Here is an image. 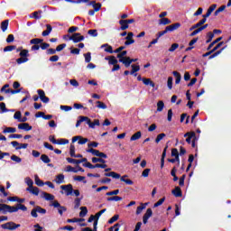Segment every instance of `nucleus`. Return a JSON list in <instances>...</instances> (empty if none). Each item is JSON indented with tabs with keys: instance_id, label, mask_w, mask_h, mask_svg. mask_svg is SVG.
<instances>
[{
	"instance_id": "62",
	"label": "nucleus",
	"mask_w": 231,
	"mask_h": 231,
	"mask_svg": "<svg viewBox=\"0 0 231 231\" xmlns=\"http://www.w3.org/2000/svg\"><path fill=\"white\" fill-rule=\"evenodd\" d=\"M14 41H15L14 34H9L6 38V42L10 44V42H14Z\"/></svg>"
},
{
	"instance_id": "60",
	"label": "nucleus",
	"mask_w": 231,
	"mask_h": 231,
	"mask_svg": "<svg viewBox=\"0 0 231 231\" xmlns=\"http://www.w3.org/2000/svg\"><path fill=\"white\" fill-rule=\"evenodd\" d=\"M69 154H70L71 158H75V156H76V154H75V145H73V144H70Z\"/></svg>"
},
{
	"instance_id": "2",
	"label": "nucleus",
	"mask_w": 231,
	"mask_h": 231,
	"mask_svg": "<svg viewBox=\"0 0 231 231\" xmlns=\"http://www.w3.org/2000/svg\"><path fill=\"white\" fill-rule=\"evenodd\" d=\"M181 27V23H175L171 25H168L165 27L164 31H161L157 33V40L160 39V37H163L166 33H169V32H175V30H178V28Z\"/></svg>"
},
{
	"instance_id": "27",
	"label": "nucleus",
	"mask_w": 231,
	"mask_h": 231,
	"mask_svg": "<svg viewBox=\"0 0 231 231\" xmlns=\"http://www.w3.org/2000/svg\"><path fill=\"white\" fill-rule=\"evenodd\" d=\"M26 190L34 196H39V188L37 187L32 186V188H27Z\"/></svg>"
},
{
	"instance_id": "31",
	"label": "nucleus",
	"mask_w": 231,
	"mask_h": 231,
	"mask_svg": "<svg viewBox=\"0 0 231 231\" xmlns=\"http://www.w3.org/2000/svg\"><path fill=\"white\" fill-rule=\"evenodd\" d=\"M79 119L76 123V127H80V124H82V122H87L88 120V116H79Z\"/></svg>"
},
{
	"instance_id": "8",
	"label": "nucleus",
	"mask_w": 231,
	"mask_h": 231,
	"mask_svg": "<svg viewBox=\"0 0 231 231\" xmlns=\"http://www.w3.org/2000/svg\"><path fill=\"white\" fill-rule=\"evenodd\" d=\"M52 207H54V208H58L60 216H62V214H64V212L68 210V208L60 206V203H59V201H54L52 203Z\"/></svg>"
},
{
	"instance_id": "7",
	"label": "nucleus",
	"mask_w": 231,
	"mask_h": 231,
	"mask_svg": "<svg viewBox=\"0 0 231 231\" xmlns=\"http://www.w3.org/2000/svg\"><path fill=\"white\" fill-rule=\"evenodd\" d=\"M61 190L65 191L66 196H73V185L67 184L60 186Z\"/></svg>"
},
{
	"instance_id": "33",
	"label": "nucleus",
	"mask_w": 231,
	"mask_h": 231,
	"mask_svg": "<svg viewBox=\"0 0 231 231\" xmlns=\"http://www.w3.org/2000/svg\"><path fill=\"white\" fill-rule=\"evenodd\" d=\"M79 212V217H86L88 216V208L87 207H81Z\"/></svg>"
},
{
	"instance_id": "55",
	"label": "nucleus",
	"mask_w": 231,
	"mask_h": 231,
	"mask_svg": "<svg viewBox=\"0 0 231 231\" xmlns=\"http://www.w3.org/2000/svg\"><path fill=\"white\" fill-rule=\"evenodd\" d=\"M120 226H122V223H116L115 226L109 228V231H118L120 230Z\"/></svg>"
},
{
	"instance_id": "64",
	"label": "nucleus",
	"mask_w": 231,
	"mask_h": 231,
	"mask_svg": "<svg viewBox=\"0 0 231 231\" xmlns=\"http://www.w3.org/2000/svg\"><path fill=\"white\" fill-rule=\"evenodd\" d=\"M35 208L39 214H46V209L42 208L41 206H36Z\"/></svg>"
},
{
	"instance_id": "20",
	"label": "nucleus",
	"mask_w": 231,
	"mask_h": 231,
	"mask_svg": "<svg viewBox=\"0 0 231 231\" xmlns=\"http://www.w3.org/2000/svg\"><path fill=\"white\" fill-rule=\"evenodd\" d=\"M143 83L144 86H151V88H154L156 86V84L151 80V79L143 78Z\"/></svg>"
},
{
	"instance_id": "14",
	"label": "nucleus",
	"mask_w": 231,
	"mask_h": 231,
	"mask_svg": "<svg viewBox=\"0 0 231 231\" xmlns=\"http://www.w3.org/2000/svg\"><path fill=\"white\" fill-rule=\"evenodd\" d=\"M207 23V19L203 18L202 20H200L199 23H197L196 24L192 25L189 28V32H192L193 30H196L198 28H201L202 24Z\"/></svg>"
},
{
	"instance_id": "48",
	"label": "nucleus",
	"mask_w": 231,
	"mask_h": 231,
	"mask_svg": "<svg viewBox=\"0 0 231 231\" xmlns=\"http://www.w3.org/2000/svg\"><path fill=\"white\" fill-rule=\"evenodd\" d=\"M180 48V44L178 43H173L171 44V48L168 50V51H170L171 53H172L173 51H176V50H178Z\"/></svg>"
},
{
	"instance_id": "9",
	"label": "nucleus",
	"mask_w": 231,
	"mask_h": 231,
	"mask_svg": "<svg viewBox=\"0 0 231 231\" xmlns=\"http://www.w3.org/2000/svg\"><path fill=\"white\" fill-rule=\"evenodd\" d=\"M11 145H13L16 151H21V149H28V143H20L17 141L11 142Z\"/></svg>"
},
{
	"instance_id": "6",
	"label": "nucleus",
	"mask_w": 231,
	"mask_h": 231,
	"mask_svg": "<svg viewBox=\"0 0 231 231\" xmlns=\"http://www.w3.org/2000/svg\"><path fill=\"white\" fill-rule=\"evenodd\" d=\"M69 41H72L77 44L78 42H82V41H84V36H82L80 32H76L69 37Z\"/></svg>"
},
{
	"instance_id": "52",
	"label": "nucleus",
	"mask_w": 231,
	"mask_h": 231,
	"mask_svg": "<svg viewBox=\"0 0 231 231\" xmlns=\"http://www.w3.org/2000/svg\"><path fill=\"white\" fill-rule=\"evenodd\" d=\"M166 134H160L157 135L156 139H155V143H160V142H162V140H163V138H165Z\"/></svg>"
},
{
	"instance_id": "17",
	"label": "nucleus",
	"mask_w": 231,
	"mask_h": 231,
	"mask_svg": "<svg viewBox=\"0 0 231 231\" xmlns=\"http://www.w3.org/2000/svg\"><path fill=\"white\" fill-rule=\"evenodd\" d=\"M221 41H223V37H218L215 41H213L211 43H209V45L207 48L208 51H210V50L214 48L215 44H217V42H221Z\"/></svg>"
},
{
	"instance_id": "46",
	"label": "nucleus",
	"mask_w": 231,
	"mask_h": 231,
	"mask_svg": "<svg viewBox=\"0 0 231 231\" xmlns=\"http://www.w3.org/2000/svg\"><path fill=\"white\" fill-rule=\"evenodd\" d=\"M11 160L13 162H15V163H21V162H23V159H21V157H19V156H17L15 154L11 156Z\"/></svg>"
},
{
	"instance_id": "38",
	"label": "nucleus",
	"mask_w": 231,
	"mask_h": 231,
	"mask_svg": "<svg viewBox=\"0 0 231 231\" xmlns=\"http://www.w3.org/2000/svg\"><path fill=\"white\" fill-rule=\"evenodd\" d=\"M41 160L43 162V163H50L51 162V159H50V157L46 154H42Z\"/></svg>"
},
{
	"instance_id": "32",
	"label": "nucleus",
	"mask_w": 231,
	"mask_h": 231,
	"mask_svg": "<svg viewBox=\"0 0 231 231\" xmlns=\"http://www.w3.org/2000/svg\"><path fill=\"white\" fill-rule=\"evenodd\" d=\"M42 42H44V40L39 39V38H34L30 41V44H33V45H39Z\"/></svg>"
},
{
	"instance_id": "4",
	"label": "nucleus",
	"mask_w": 231,
	"mask_h": 231,
	"mask_svg": "<svg viewBox=\"0 0 231 231\" xmlns=\"http://www.w3.org/2000/svg\"><path fill=\"white\" fill-rule=\"evenodd\" d=\"M1 226L4 230H17V228L21 227V224H15V222H7L3 224Z\"/></svg>"
},
{
	"instance_id": "19",
	"label": "nucleus",
	"mask_w": 231,
	"mask_h": 231,
	"mask_svg": "<svg viewBox=\"0 0 231 231\" xmlns=\"http://www.w3.org/2000/svg\"><path fill=\"white\" fill-rule=\"evenodd\" d=\"M147 205H149V203H141V206L137 207L136 208V215L140 216V214H142V211L145 210Z\"/></svg>"
},
{
	"instance_id": "12",
	"label": "nucleus",
	"mask_w": 231,
	"mask_h": 231,
	"mask_svg": "<svg viewBox=\"0 0 231 231\" xmlns=\"http://www.w3.org/2000/svg\"><path fill=\"white\" fill-rule=\"evenodd\" d=\"M105 60H108V64L110 66H115L116 64H118L119 60H116L115 56H107L105 58Z\"/></svg>"
},
{
	"instance_id": "18",
	"label": "nucleus",
	"mask_w": 231,
	"mask_h": 231,
	"mask_svg": "<svg viewBox=\"0 0 231 231\" xmlns=\"http://www.w3.org/2000/svg\"><path fill=\"white\" fill-rule=\"evenodd\" d=\"M119 24L121 26L120 30H122L123 32L129 28V23H127L126 20H120Z\"/></svg>"
},
{
	"instance_id": "30",
	"label": "nucleus",
	"mask_w": 231,
	"mask_h": 231,
	"mask_svg": "<svg viewBox=\"0 0 231 231\" xmlns=\"http://www.w3.org/2000/svg\"><path fill=\"white\" fill-rule=\"evenodd\" d=\"M10 21L9 20H5L1 23V30L2 32H6L8 30V24Z\"/></svg>"
},
{
	"instance_id": "61",
	"label": "nucleus",
	"mask_w": 231,
	"mask_h": 231,
	"mask_svg": "<svg viewBox=\"0 0 231 231\" xmlns=\"http://www.w3.org/2000/svg\"><path fill=\"white\" fill-rule=\"evenodd\" d=\"M87 124L88 127H90V129H95V126L97 125H95V122H91V119L89 117H88L87 119Z\"/></svg>"
},
{
	"instance_id": "49",
	"label": "nucleus",
	"mask_w": 231,
	"mask_h": 231,
	"mask_svg": "<svg viewBox=\"0 0 231 231\" xmlns=\"http://www.w3.org/2000/svg\"><path fill=\"white\" fill-rule=\"evenodd\" d=\"M80 201H82V197L75 199V200H74V208H79L80 207Z\"/></svg>"
},
{
	"instance_id": "51",
	"label": "nucleus",
	"mask_w": 231,
	"mask_h": 231,
	"mask_svg": "<svg viewBox=\"0 0 231 231\" xmlns=\"http://www.w3.org/2000/svg\"><path fill=\"white\" fill-rule=\"evenodd\" d=\"M88 33L92 37H98V31H97L96 29L88 30Z\"/></svg>"
},
{
	"instance_id": "3",
	"label": "nucleus",
	"mask_w": 231,
	"mask_h": 231,
	"mask_svg": "<svg viewBox=\"0 0 231 231\" xmlns=\"http://www.w3.org/2000/svg\"><path fill=\"white\" fill-rule=\"evenodd\" d=\"M0 212L3 214H14V212H19L17 208V205L14 206H10L8 204H0Z\"/></svg>"
},
{
	"instance_id": "1",
	"label": "nucleus",
	"mask_w": 231,
	"mask_h": 231,
	"mask_svg": "<svg viewBox=\"0 0 231 231\" xmlns=\"http://www.w3.org/2000/svg\"><path fill=\"white\" fill-rule=\"evenodd\" d=\"M16 53H19L20 57L16 59L17 64H24V62H28V60H30L28 59L30 57V51L28 50L23 49V47H19L18 49H16Z\"/></svg>"
},
{
	"instance_id": "37",
	"label": "nucleus",
	"mask_w": 231,
	"mask_h": 231,
	"mask_svg": "<svg viewBox=\"0 0 231 231\" xmlns=\"http://www.w3.org/2000/svg\"><path fill=\"white\" fill-rule=\"evenodd\" d=\"M68 143H69V140L68 139H58L56 145H66Z\"/></svg>"
},
{
	"instance_id": "10",
	"label": "nucleus",
	"mask_w": 231,
	"mask_h": 231,
	"mask_svg": "<svg viewBox=\"0 0 231 231\" xmlns=\"http://www.w3.org/2000/svg\"><path fill=\"white\" fill-rule=\"evenodd\" d=\"M133 37H134V32H130L127 33V36L125 38V46H131V44H134V39H133Z\"/></svg>"
},
{
	"instance_id": "56",
	"label": "nucleus",
	"mask_w": 231,
	"mask_h": 231,
	"mask_svg": "<svg viewBox=\"0 0 231 231\" xmlns=\"http://www.w3.org/2000/svg\"><path fill=\"white\" fill-rule=\"evenodd\" d=\"M120 194V189L112 190L106 193V196H118Z\"/></svg>"
},
{
	"instance_id": "13",
	"label": "nucleus",
	"mask_w": 231,
	"mask_h": 231,
	"mask_svg": "<svg viewBox=\"0 0 231 231\" xmlns=\"http://www.w3.org/2000/svg\"><path fill=\"white\" fill-rule=\"evenodd\" d=\"M167 149H169V146H165L163 149L162 158H161V169H163L165 167V157L167 156Z\"/></svg>"
},
{
	"instance_id": "50",
	"label": "nucleus",
	"mask_w": 231,
	"mask_h": 231,
	"mask_svg": "<svg viewBox=\"0 0 231 231\" xmlns=\"http://www.w3.org/2000/svg\"><path fill=\"white\" fill-rule=\"evenodd\" d=\"M87 152H90L91 154H93V156H97L98 157V154H99L100 151L90 148V149L87 150Z\"/></svg>"
},
{
	"instance_id": "35",
	"label": "nucleus",
	"mask_w": 231,
	"mask_h": 231,
	"mask_svg": "<svg viewBox=\"0 0 231 231\" xmlns=\"http://www.w3.org/2000/svg\"><path fill=\"white\" fill-rule=\"evenodd\" d=\"M4 134H6V133H17V128L15 127H5L3 131Z\"/></svg>"
},
{
	"instance_id": "44",
	"label": "nucleus",
	"mask_w": 231,
	"mask_h": 231,
	"mask_svg": "<svg viewBox=\"0 0 231 231\" xmlns=\"http://www.w3.org/2000/svg\"><path fill=\"white\" fill-rule=\"evenodd\" d=\"M56 183H58V185H60V183H64V174H59L56 177Z\"/></svg>"
},
{
	"instance_id": "39",
	"label": "nucleus",
	"mask_w": 231,
	"mask_h": 231,
	"mask_svg": "<svg viewBox=\"0 0 231 231\" xmlns=\"http://www.w3.org/2000/svg\"><path fill=\"white\" fill-rule=\"evenodd\" d=\"M163 107H165V103H163V101H159L157 103V111L162 113V111H163Z\"/></svg>"
},
{
	"instance_id": "59",
	"label": "nucleus",
	"mask_w": 231,
	"mask_h": 231,
	"mask_svg": "<svg viewBox=\"0 0 231 231\" xmlns=\"http://www.w3.org/2000/svg\"><path fill=\"white\" fill-rule=\"evenodd\" d=\"M85 62L89 63L91 62V52H87L84 54Z\"/></svg>"
},
{
	"instance_id": "47",
	"label": "nucleus",
	"mask_w": 231,
	"mask_h": 231,
	"mask_svg": "<svg viewBox=\"0 0 231 231\" xmlns=\"http://www.w3.org/2000/svg\"><path fill=\"white\" fill-rule=\"evenodd\" d=\"M125 55H127V51H123L117 54L116 58L119 59V60H122L125 59Z\"/></svg>"
},
{
	"instance_id": "22",
	"label": "nucleus",
	"mask_w": 231,
	"mask_h": 231,
	"mask_svg": "<svg viewBox=\"0 0 231 231\" xmlns=\"http://www.w3.org/2000/svg\"><path fill=\"white\" fill-rule=\"evenodd\" d=\"M171 23H172V21L169 18H161L159 20V24L162 26H167V24H171Z\"/></svg>"
},
{
	"instance_id": "21",
	"label": "nucleus",
	"mask_w": 231,
	"mask_h": 231,
	"mask_svg": "<svg viewBox=\"0 0 231 231\" xmlns=\"http://www.w3.org/2000/svg\"><path fill=\"white\" fill-rule=\"evenodd\" d=\"M119 62H122V64L125 65V68H129L131 66V58L125 57V59L119 60Z\"/></svg>"
},
{
	"instance_id": "58",
	"label": "nucleus",
	"mask_w": 231,
	"mask_h": 231,
	"mask_svg": "<svg viewBox=\"0 0 231 231\" xmlns=\"http://www.w3.org/2000/svg\"><path fill=\"white\" fill-rule=\"evenodd\" d=\"M120 217L119 215H115L114 217H112L109 220H108V224L109 225H113V223H115V221H118V218Z\"/></svg>"
},
{
	"instance_id": "63",
	"label": "nucleus",
	"mask_w": 231,
	"mask_h": 231,
	"mask_svg": "<svg viewBox=\"0 0 231 231\" xmlns=\"http://www.w3.org/2000/svg\"><path fill=\"white\" fill-rule=\"evenodd\" d=\"M172 82H173L172 77H169L167 81V86L169 89H172Z\"/></svg>"
},
{
	"instance_id": "16",
	"label": "nucleus",
	"mask_w": 231,
	"mask_h": 231,
	"mask_svg": "<svg viewBox=\"0 0 231 231\" xmlns=\"http://www.w3.org/2000/svg\"><path fill=\"white\" fill-rule=\"evenodd\" d=\"M18 129H22L23 131H32V127L28 123H23L18 125Z\"/></svg>"
},
{
	"instance_id": "53",
	"label": "nucleus",
	"mask_w": 231,
	"mask_h": 231,
	"mask_svg": "<svg viewBox=\"0 0 231 231\" xmlns=\"http://www.w3.org/2000/svg\"><path fill=\"white\" fill-rule=\"evenodd\" d=\"M25 181L29 187L28 189H33V180L30 177L25 178Z\"/></svg>"
},
{
	"instance_id": "41",
	"label": "nucleus",
	"mask_w": 231,
	"mask_h": 231,
	"mask_svg": "<svg viewBox=\"0 0 231 231\" xmlns=\"http://www.w3.org/2000/svg\"><path fill=\"white\" fill-rule=\"evenodd\" d=\"M96 104H97V107L98 109H107V105H106V104H105L104 102H102V101H97Z\"/></svg>"
},
{
	"instance_id": "23",
	"label": "nucleus",
	"mask_w": 231,
	"mask_h": 231,
	"mask_svg": "<svg viewBox=\"0 0 231 231\" xmlns=\"http://www.w3.org/2000/svg\"><path fill=\"white\" fill-rule=\"evenodd\" d=\"M126 178H127V175H124L120 178V180L126 185H134V182L132 180L126 179Z\"/></svg>"
},
{
	"instance_id": "57",
	"label": "nucleus",
	"mask_w": 231,
	"mask_h": 231,
	"mask_svg": "<svg viewBox=\"0 0 231 231\" xmlns=\"http://www.w3.org/2000/svg\"><path fill=\"white\" fill-rule=\"evenodd\" d=\"M0 109L2 113H8L10 111L6 108V104L4 102L0 103Z\"/></svg>"
},
{
	"instance_id": "54",
	"label": "nucleus",
	"mask_w": 231,
	"mask_h": 231,
	"mask_svg": "<svg viewBox=\"0 0 231 231\" xmlns=\"http://www.w3.org/2000/svg\"><path fill=\"white\" fill-rule=\"evenodd\" d=\"M165 202V197H163L162 199H159L154 205H153V208H156L158 207H161V205H163V203Z\"/></svg>"
},
{
	"instance_id": "11",
	"label": "nucleus",
	"mask_w": 231,
	"mask_h": 231,
	"mask_svg": "<svg viewBox=\"0 0 231 231\" xmlns=\"http://www.w3.org/2000/svg\"><path fill=\"white\" fill-rule=\"evenodd\" d=\"M152 217V209L148 208L143 217V225H147V223H149V218Z\"/></svg>"
},
{
	"instance_id": "15",
	"label": "nucleus",
	"mask_w": 231,
	"mask_h": 231,
	"mask_svg": "<svg viewBox=\"0 0 231 231\" xmlns=\"http://www.w3.org/2000/svg\"><path fill=\"white\" fill-rule=\"evenodd\" d=\"M171 194H173L175 198H181V196H183V193L181 192V188H180L179 186L175 187V189L171 190Z\"/></svg>"
},
{
	"instance_id": "40",
	"label": "nucleus",
	"mask_w": 231,
	"mask_h": 231,
	"mask_svg": "<svg viewBox=\"0 0 231 231\" xmlns=\"http://www.w3.org/2000/svg\"><path fill=\"white\" fill-rule=\"evenodd\" d=\"M214 39V33L212 32H208L207 33V41L206 44H208V42H212V40Z\"/></svg>"
},
{
	"instance_id": "5",
	"label": "nucleus",
	"mask_w": 231,
	"mask_h": 231,
	"mask_svg": "<svg viewBox=\"0 0 231 231\" xmlns=\"http://www.w3.org/2000/svg\"><path fill=\"white\" fill-rule=\"evenodd\" d=\"M83 167H87L88 169H106L107 164L97 163V164L93 165V164H91V162H86L83 164Z\"/></svg>"
},
{
	"instance_id": "34",
	"label": "nucleus",
	"mask_w": 231,
	"mask_h": 231,
	"mask_svg": "<svg viewBox=\"0 0 231 231\" xmlns=\"http://www.w3.org/2000/svg\"><path fill=\"white\" fill-rule=\"evenodd\" d=\"M21 89L22 88H19V89L7 88V89L5 90V93H6V94L11 93V95H17V93H21Z\"/></svg>"
},
{
	"instance_id": "43",
	"label": "nucleus",
	"mask_w": 231,
	"mask_h": 231,
	"mask_svg": "<svg viewBox=\"0 0 231 231\" xmlns=\"http://www.w3.org/2000/svg\"><path fill=\"white\" fill-rule=\"evenodd\" d=\"M122 199H124L122 197L114 196L107 198L106 201H122Z\"/></svg>"
},
{
	"instance_id": "42",
	"label": "nucleus",
	"mask_w": 231,
	"mask_h": 231,
	"mask_svg": "<svg viewBox=\"0 0 231 231\" xmlns=\"http://www.w3.org/2000/svg\"><path fill=\"white\" fill-rule=\"evenodd\" d=\"M132 70L130 71V75H134L137 73V71H140V67L139 65H132Z\"/></svg>"
},
{
	"instance_id": "29",
	"label": "nucleus",
	"mask_w": 231,
	"mask_h": 231,
	"mask_svg": "<svg viewBox=\"0 0 231 231\" xmlns=\"http://www.w3.org/2000/svg\"><path fill=\"white\" fill-rule=\"evenodd\" d=\"M34 181H35V185H37L38 187H44V185H45L44 181H42L39 178V175H35Z\"/></svg>"
},
{
	"instance_id": "36",
	"label": "nucleus",
	"mask_w": 231,
	"mask_h": 231,
	"mask_svg": "<svg viewBox=\"0 0 231 231\" xmlns=\"http://www.w3.org/2000/svg\"><path fill=\"white\" fill-rule=\"evenodd\" d=\"M226 8V5H221L218 9L215 11L214 15L217 17V15H219L221 12H225Z\"/></svg>"
},
{
	"instance_id": "24",
	"label": "nucleus",
	"mask_w": 231,
	"mask_h": 231,
	"mask_svg": "<svg viewBox=\"0 0 231 231\" xmlns=\"http://www.w3.org/2000/svg\"><path fill=\"white\" fill-rule=\"evenodd\" d=\"M226 48V45L225 47H223L222 49H220L219 51H217L213 54H210V56L208 57V60H211V59H216V57H217V55H221V53L223 52V50H225Z\"/></svg>"
},
{
	"instance_id": "26",
	"label": "nucleus",
	"mask_w": 231,
	"mask_h": 231,
	"mask_svg": "<svg viewBox=\"0 0 231 231\" xmlns=\"http://www.w3.org/2000/svg\"><path fill=\"white\" fill-rule=\"evenodd\" d=\"M172 75L175 77V84H180L181 82V74L178 71H173Z\"/></svg>"
},
{
	"instance_id": "28",
	"label": "nucleus",
	"mask_w": 231,
	"mask_h": 231,
	"mask_svg": "<svg viewBox=\"0 0 231 231\" xmlns=\"http://www.w3.org/2000/svg\"><path fill=\"white\" fill-rule=\"evenodd\" d=\"M42 195L44 199H46V201H53V199H55V196H53L52 194L46 193L43 191Z\"/></svg>"
},
{
	"instance_id": "45",
	"label": "nucleus",
	"mask_w": 231,
	"mask_h": 231,
	"mask_svg": "<svg viewBox=\"0 0 231 231\" xmlns=\"http://www.w3.org/2000/svg\"><path fill=\"white\" fill-rule=\"evenodd\" d=\"M14 50H17V46L15 45H8L6 47L4 48V51H14Z\"/></svg>"
},
{
	"instance_id": "25",
	"label": "nucleus",
	"mask_w": 231,
	"mask_h": 231,
	"mask_svg": "<svg viewBox=\"0 0 231 231\" xmlns=\"http://www.w3.org/2000/svg\"><path fill=\"white\" fill-rule=\"evenodd\" d=\"M140 138H142V132L139 131L131 136L130 142H134L136 140H140Z\"/></svg>"
}]
</instances>
